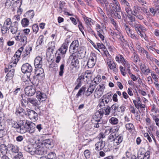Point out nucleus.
Masks as SVG:
<instances>
[{
  "label": "nucleus",
  "mask_w": 159,
  "mask_h": 159,
  "mask_svg": "<svg viewBox=\"0 0 159 159\" xmlns=\"http://www.w3.org/2000/svg\"><path fill=\"white\" fill-rule=\"evenodd\" d=\"M104 114L105 115H109L110 112H111V107L108 106L106 108H104Z\"/></svg>",
  "instance_id": "052dcab7"
},
{
  "label": "nucleus",
  "mask_w": 159,
  "mask_h": 159,
  "mask_svg": "<svg viewBox=\"0 0 159 159\" xmlns=\"http://www.w3.org/2000/svg\"><path fill=\"white\" fill-rule=\"evenodd\" d=\"M47 148L43 145L42 146H38L36 147L35 154L39 155L46 154L47 153Z\"/></svg>",
  "instance_id": "9d476101"
},
{
  "label": "nucleus",
  "mask_w": 159,
  "mask_h": 159,
  "mask_svg": "<svg viewBox=\"0 0 159 159\" xmlns=\"http://www.w3.org/2000/svg\"><path fill=\"white\" fill-rule=\"evenodd\" d=\"M28 101L29 102L33 104L34 106L38 107L39 105V103L38 102V101L34 99L28 98Z\"/></svg>",
  "instance_id": "ea45409f"
},
{
  "label": "nucleus",
  "mask_w": 159,
  "mask_h": 159,
  "mask_svg": "<svg viewBox=\"0 0 159 159\" xmlns=\"http://www.w3.org/2000/svg\"><path fill=\"white\" fill-rule=\"evenodd\" d=\"M7 149L10 153L13 154L18 153L19 151V147L17 146L12 144L7 145Z\"/></svg>",
  "instance_id": "9b49d317"
},
{
  "label": "nucleus",
  "mask_w": 159,
  "mask_h": 159,
  "mask_svg": "<svg viewBox=\"0 0 159 159\" xmlns=\"http://www.w3.org/2000/svg\"><path fill=\"white\" fill-rule=\"evenodd\" d=\"M44 37L43 35H40L37 39L36 44L37 46H42L43 44V41Z\"/></svg>",
  "instance_id": "2f4dec72"
},
{
  "label": "nucleus",
  "mask_w": 159,
  "mask_h": 159,
  "mask_svg": "<svg viewBox=\"0 0 159 159\" xmlns=\"http://www.w3.org/2000/svg\"><path fill=\"white\" fill-rule=\"evenodd\" d=\"M0 151L3 155H5L8 152L7 149V146L5 144H1L0 146Z\"/></svg>",
  "instance_id": "c756f323"
},
{
  "label": "nucleus",
  "mask_w": 159,
  "mask_h": 159,
  "mask_svg": "<svg viewBox=\"0 0 159 159\" xmlns=\"http://www.w3.org/2000/svg\"><path fill=\"white\" fill-rule=\"evenodd\" d=\"M109 121L111 124L115 125L118 124L119 122V120L117 118L113 117L110 118Z\"/></svg>",
  "instance_id": "c03bdc74"
},
{
  "label": "nucleus",
  "mask_w": 159,
  "mask_h": 159,
  "mask_svg": "<svg viewBox=\"0 0 159 159\" xmlns=\"http://www.w3.org/2000/svg\"><path fill=\"white\" fill-rule=\"evenodd\" d=\"M125 127L127 129L129 132H131L133 130H134V127L132 123L127 124L125 125Z\"/></svg>",
  "instance_id": "de8ad7c7"
},
{
  "label": "nucleus",
  "mask_w": 159,
  "mask_h": 159,
  "mask_svg": "<svg viewBox=\"0 0 159 159\" xmlns=\"http://www.w3.org/2000/svg\"><path fill=\"white\" fill-rule=\"evenodd\" d=\"M70 61H71V65L74 67H77L79 64V61L75 54H71L69 57Z\"/></svg>",
  "instance_id": "ddd939ff"
},
{
  "label": "nucleus",
  "mask_w": 159,
  "mask_h": 159,
  "mask_svg": "<svg viewBox=\"0 0 159 159\" xmlns=\"http://www.w3.org/2000/svg\"><path fill=\"white\" fill-rule=\"evenodd\" d=\"M140 24H138V22L135 20L134 22L130 23V25L135 29V31L141 37H143V34L141 32L140 30L138 29L139 27Z\"/></svg>",
  "instance_id": "a211bd4d"
},
{
  "label": "nucleus",
  "mask_w": 159,
  "mask_h": 159,
  "mask_svg": "<svg viewBox=\"0 0 159 159\" xmlns=\"http://www.w3.org/2000/svg\"><path fill=\"white\" fill-rule=\"evenodd\" d=\"M30 80L32 84V85L36 86L39 84V80L37 78L33 77L32 78L30 79Z\"/></svg>",
  "instance_id": "58836bf2"
},
{
  "label": "nucleus",
  "mask_w": 159,
  "mask_h": 159,
  "mask_svg": "<svg viewBox=\"0 0 159 159\" xmlns=\"http://www.w3.org/2000/svg\"><path fill=\"white\" fill-rule=\"evenodd\" d=\"M112 93H108L107 94L104 95L102 97V99L104 102H105L106 104H107L109 102H111L112 100L111 96Z\"/></svg>",
  "instance_id": "393cba45"
},
{
  "label": "nucleus",
  "mask_w": 159,
  "mask_h": 159,
  "mask_svg": "<svg viewBox=\"0 0 159 159\" xmlns=\"http://www.w3.org/2000/svg\"><path fill=\"white\" fill-rule=\"evenodd\" d=\"M32 68L30 64L27 63L23 65L21 70L23 73H30L32 71Z\"/></svg>",
  "instance_id": "f8f14e48"
},
{
  "label": "nucleus",
  "mask_w": 159,
  "mask_h": 159,
  "mask_svg": "<svg viewBox=\"0 0 159 159\" xmlns=\"http://www.w3.org/2000/svg\"><path fill=\"white\" fill-rule=\"evenodd\" d=\"M26 113L25 110L21 107L18 108V109H16V114L17 116H23L24 114Z\"/></svg>",
  "instance_id": "7c9ffc66"
},
{
  "label": "nucleus",
  "mask_w": 159,
  "mask_h": 159,
  "mask_svg": "<svg viewBox=\"0 0 159 159\" xmlns=\"http://www.w3.org/2000/svg\"><path fill=\"white\" fill-rule=\"evenodd\" d=\"M76 52H77V56L79 59L82 58L84 57L86 53V52L84 49L81 48H80Z\"/></svg>",
  "instance_id": "c85d7f7f"
},
{
  "label": "nucleus",
  "mask_w": 159,
  "mask_h": 159,
  "mask_svg": "<svg viewBox=\"0 0 159 159\" xmlns=\"http://www.w3.org/2000/svg\"><path fill=\"white\" fill-rule=\"evenodd\" d=\"M116 60V61L119 63H122L125 59L124 57L121 55H118L115 58Z\"/></svg>",
  "instance_id": "79ce46f5"
},
{
  "label": "nucleus",
  "mask_w": 159,
  "mask_h": 159,
  "mask_svg": "<svg viewBox=\"0 0 159 159\" xmlns=\"http://www.w3.org/2000/svg\"><path fill=\"white\" fill-rule=\"evenodd\" d=\"M97 48H98L102 49L104 53L106 55L108 53V52L105 46L102 43H97Z\"/></svg>",
  "instance_id": "f704fd0d"
},
{
  "label": "nucleus",
  "mask_w": 159,
  "mask_h": 159,
  "mask_svg": "<svg viewBox=\"0 0 159 159\" xmlns=\"http://www.w3.org/2000/svg\"><path fill=\"white\" fill-rule=\"evenodd\" d=\"M123 139V135L120 134L116 136V139L115 140L114 144L115 146H117L122 141Z\"/></svg>",
  "instance_id": "bb28decb"
},
{
  "label": "nucleus",
  "mask_w": 159,
  "mask_h": 159,
  "mask_svg": "<svg viewBox=\"0 0 159 159\" xmlns=\"http://www.w3.org/2000/svg\"><path fill=\"white\" fill-rule=\"evenodd\" d=\"M25 120H21L20 121V123L13 120H8V123L11 127L16 129L17 132L23 134L24 130V126Z\"/></svg>",
  "instance_id": "f257e3e1"
},
{
  "label": "nucleus",
  "mask_w": 159,
  "mask_h": 159,
  "mask_svg": "<svg viewBox=\"0 0 159 159\" xmlns=\"http://www.w3.org/2000/svg\"><path fill=\"white\" fill-rule=\"evenodd\" d=\"M98 3L101 5L105 4L106 7H107L109 4L107 0H95Z\"/></svg>",
  "instance_id": "4d7b16f0"
},
{
  "label": "nucleus",
  "mask_w": 159,
  "mask_h": 159,
  "mask_svg": "<svg viewBox=\"0 0 159 159\" xmlns=\"http://www.w3.org/2000/svg\"><path fill=\"white\" fill-rule=\"evenodd\" d=\"M80 48L78 41L75 40L72 42L70 46L69 52L72 54H75L74 53L76 52Z\"/></svg>",
  "instance_id": "39448f33"
},
{
  "label": "nucleus",
  "mask_w": 159,
  "mask_h": 159,
  "mask_svg": "<svg viewBox=\"0 0 159 159\" xmlns=\"http://www.w3.org/2000/svg\"><path fill=\"white\" fill-rule=\"evenodd\" d=\"M109 6L112 9V12L117 11L118 10H121L120 4L118 1L115 2H111L110 3Z\"/></svg>",
  "instance_id": "f3484780"
},
{
  "label": "nucleus",
  "mask_w": 159,
  "mask_h": 159,
  "mask_svg": "<svg viewBox=\"0 0 159 159\" xmlns=\"http://www.w3.org/2000/svg\"><path fill=\"white\" fill-rule=\"evenodd\" d=\"M141 7L136 4L134 5L133 7V10L132 11V14L133 16L135 15L140 14L141 13Z\"/></svg>",
  "instance_id": "4be33fe9"
},
{
  "label": "nucleus",
  "mask_w": 159,
  "mask_h": 159,
  "mask_svg": "<svg viewBox=\"0 0 159 159\" xmlns=\"http://www.w3.org/2000/svg\"><path fill=\"white\" fill-rule=\"evenodd\" d=\"M90 152L88 150H86L84 152V155L85 156V157L87 159H88L90 158Z\"/></svg>",
  "instance_id": "774afa93"
},
{
  "label": "nucleus",
  "mask_w": 159,
  "mask_h": 159,
  "mask_svg": "<svg viewBox=\"0 0 159 159\" xmlns=\"http://www.w3.org/2000/svg\"><path fill=\"white\" fill-rule=\"evenodd\" d=\"M125 11L128 15L132 14V10L129 3L124 6Z\"/></svg>",
  "instance_id": "49530a36"
},
{
  "label": "nucleus",
  "mask_w": 159,
  "mask_h": 159,
  "mask_svg": "<svg viewBox=\"0 0 159 159\" xmlns=\"http://www.w3.org/2000/svg\"><path fill=\"white\" fill-rule=\"evenodd\" d=\"M129 16H128V18L129 19V24L130 25V23L134 22L135 20V18L134 17L133 15H131V14L129 15Z\"/></svg>",
  "instance_id": "0e129e2a"
},
{
  "label": "nucleus",
  "mask_w": 159,
  "mask_h": 159,
  "mask_svg": "<svg viewBox=\"0 0 159 159\" xmlns=\"http://www.w3.org/2000/svg\"><path fill=\"white\" fill-rule=\"evenodd\" d=\"M24 91L25 94L29 96H33L35 93V90L33 88L32 85L27 86L25 88Z\"/></svg>",
  "instance_id": "4468645a"
},
{
  "label": "nucleus",
  "mask_w": 159,
  "mask_h": 159,
  "mask_svg": "<svg viewBox=\"0 0 159 159\" xmlns=\"http://www.w3.org/2000/svg\"><path fill=\"white\" fill-rule=\"evenodd\" d=\"M34 64L36 68L39 69L41 68L43 65L42 58L40 57H37L35 59Z\"/></svg>",
  "instance_id": "2eb2a0df"
},
{
  "label": "nucleus",
  "mask_w": 159,
  "mask_h": 159,
  "mask_svg": "<svg viewBox=\"0 0 159 159\" xmlns=\"http://www.w3.org/2000/svg\"><path fill=\"white\" fill-rule=\"evenodd\" d=\"M23 49V48L21 47L16 52L14 56L12 57L11 61L8 66L9 69L16 66Z\"/></svg>",
  "instance_id": "f03ea898"
},
{
  "label": "nucleus",
  "mask_w": 159,
  "mask_h": 159,
  "mask_svg": "<svg viewBox=\"0 0 159 159\" xmlns=\"http://www.w3.org/2000/svg\"><path fill=\"white\" fill-rule=\"evenodd\" d=\"M86 90V87L84 86H83L79 90L78 93H77L76 95V98H78L80 96H82V94H84Z\"/></svg>",
  "instance_id": "4c0bfd02"
},
{
  "label": "nucleus",
  "mask_w": 159,
  "mask_h": 159,
  "mask_svg": "<svg viewBox=\"0 0 159 159\" xmlns=\"http://www.w3.org/2000/svg\"><path fill=\"white\" fill-rule=\"evenodd\" d=\"M116 136V135L114 131L113 132L111 133L108 136V140L110 142H113L114 143Z\"/></svg>",
  "instance_id": "e433bc0d"
},
{
  "label": "nucleus",
  "mask_w": 159,
  "mask_h": 159,
  "mask_svg": "<svg viewBox=\"0 0 159 159\" xmlns=\"http://www.w3.org/2000/svg\"><path fill=\"white\" fill-rule=\"evenodd\" d=\"M107 65L111 70H112L115 73H117L118 71V69L116 68V63L112 60L108 59L107 60Z\"/></svg>",
  "instance_id": "dca6fc26"
},
{
  "label": "nucleus",
  "mask_w": 159,
  "mask_h": 159,
  "mask_svg": "<svg viewBox=\"0 0 159 159\" xmlns=\"http://www.w3.org/2000/svg\"><path fill=\"white\" fill-rule=\"evenodd\" d=\"M48 159H56V155L55 153L51 152L48 155Z\"/></svg>",
  "instance_id": "bf43d9fd"
},
{
  "label": "nucleus",
  "mask_w": 159,
  "mask_h": 159,
  "mask_svg": "<svg viewBox=\"0 0 159 159\" xmlns=\"http://www.w3.org/2000/svg\"><path fill=\"white\" fill-rule=\"evenodd\" d=\"M25 125L24 126V131L23 132L24 133L27 131H28L30 133H33L35 130V124L32 122L30 123L27 120L25 121Z\"/></svg>",
  "instance_id": "7ed1b4c3"
},
{
  "label": "nucleus",
  "mask_w": 159,
  "mask_h": 159,
  "mask_svg": "<svg viewBox=\"0 0 159 159\" xmlns=\"http://www.w3.org/2000/svg\"><path fill=\"white\" fill-rule=\"evenodd\" d=\"M133 102L135 107L137 109H139V106L141 103L140 98L138 97L136 100H133Z\"/></svg>",
  "instance_id": "37998d69"
},
{
  "label": "nucleus",
  "mask_w": 159,
  "mask_h": 159,
  "mask_svg": "<svg viewBox=\"0 0 159 159\" xmlns=\"http://www.w3.org/2000/svg\"><path fill=\"white\" fill-rule=\"evenodd\" d=\"M99 9L100 11H99V12L101 15V18L103 20L104 22H106L107 20V18L106 15L101 8H100Z\"/></svg>",
  "instance_id": "5fc2aeb1"
},
{
  "label": "nucleus",
  "mask_w": 159,
  "mask_h": 159,
  "mask_svg": "<svg viewBox=\"0 0 159 159\" xmlns=\"http://www.w3.org/2000/svg\"><path fill=\"white\" fill-rule=\"evenodd\" d=\"M14 69H12L9 71V72L7 74L6 78L7 79L12 78L14 75Z\"/></svg>",
  "instance_id": "a18cd8bd"
},
{
  "label": "nucleus",
  "mask_w": 159,
  "mask_h": 159,
  "mask_svg": "<svg viewBox=\"0 0 159 159\" xmlns=\"http://www.w3.org/2000/svg\"><path fill=\"white\" fill-rule=\"evenodd\" d=\"M50 44L51 46L49 47L48 49L49 52H51L53 53V51H54L55 47V43L54 42H51Z\"/></svg>",
  "instance_id": "e2e57ef3"
},
{
  "label": "nucleus",
  "mask_w": 159,
  "mask_h": 159,
  "mask_svg": "<svg viewBox=\"0 0 159 159\" xmlns=\"http://www.w3.org/2000/svg\"><path fill=\"white\" fill-rule=\"evenodd\" d=\"M26 113L25 115L28 116L29 118L33 121H35L38 119V116L37 113L33 110L26 109Z\"/></svg>",
  "instance_id": "423d86ee"
},
{
  "label": "nucleus",
  "mask_w": 159,
  "mask_h": 159,
  "mask_svg": "<svg viewBox=\"0 0 159 159\" xmlns=\"http://www.w3.org/2000/svg\"><path fill=\"white\" fill-rule=\"evenodd\" d=\"M24 150L29 153L31 155L35 154L36 150V145L34 144H30L24 147Z\"/></svg>",
  "instance_id": "1a4fd4ad"
},
{
  "label": "nucleus",
  "mask_w": 159,
  "mask_h": 159,
  "mask_svg": "<svg viewBox=\"0 0 159 159\" xmlns=\"http://www.w3.org/2000/svg\"><path fill=\"white\" fill-rule=\"evenodd\" d=\"M64 65L63 64H61L60 66V71L59 72V75L60 76H62L63 75L64 73Z\"/></svg>",
  "instance_id": "680f3d73"
},
{
  "label": "nucleus",
  "mask_w": 159,
  "mask_h": 159,
  "mask_svg": "<svg viewBox=\"0 0 159 159\" xmlns=\"http://www.w3.org/2000/svg\"><path fill=\"white\" fill-rule=\"evenodd\" d=\"M105 86L104 84H99L96 89L94 92V96L95 98H99L103 94Z\"/></svg>",
  "instance_id": "0eeeda50"
},
{
  "label": "nucleus",
  "mask_w": 159,
  "mask_h": 159,
  "mask_svg": "<svg viewBox=\"0 0 159 159\" xmlns=\"http://www.w3.org/2000/svg\"><path fill=\"white\" fill-rule=\"evenodd\" d=\"M84 77L89 80H90L92 76V74L90 71L86 70L84 74Z\"/></svg>",
  "instance_id": "603ef678"
},
{
  "label": "nucleus",
  "mask_w": 159,
  "mask_h": 159,
  "mask_svg": "<svg viewBox=\"0 0 159 159\" xmlns=\"http://www.w3.org/2000/svg\"><path fill=\"white\" fill-rule=\"evenodd\" d=\"M111 112L114 116L118 115L120 112L119 108V106L116 103H115L111 107Z\"/></svg>",
  "instance_id": "aec40b11"
},
{
  "label": "nucleus",
  "mask_w": 159,
  "mask_h": 159,
  "mask_svg": "<svg viewBox=\"0 0 159 159\" xmlns=\"http://www.w3.org/2000/svg\"><path fill=\"white\" fill-rule=\"evenodd\" d=\"M22 26L24 27H27L29 24V21L27 18H24L21 21Z\"/></svg>",
  "instance_id": "a19ab883"
},
{
  "label": "nucleus",
  "mask_w": 159,
  "mask_h": 159,
  "mask_svg": "<svg viewBox=\"0 0 159 159\" xmlns=\"http://www.w3.org/2000/svg\"><path fill=\"white\" fill-rule=\"evenodd\" d=\"M95 88V85L91 84H90L87 90H86L85 92V95L87 97L90 96L93 93Z\"/></svg>",
  "instance_id": "b1692460"
},
{
  "label": "nucleus",
  "mask_w": 159,
  "mask_h": 159,
  "mask_svg": "<svg viewBox=\"0 0 159 159\" xmlns=\"http://www.w3.org/2000/svg\"><path fill=\"white\" fill-rule=\"evenodd\" d=\"M105 146V142L102 141L97 142L95 145V149L98 151L102 149Z\"/></svg>",
  "instance_id": "5701e85b"
},
{
  "label": "nucleus",
  "mask_w": 159,
  "mask_h": 159,
  "mask_svg": "<svg viewBox=\"0 0 159 159\" xmlns=\"http://www.w3.org/2000/svg\"><path fill=\"white\" fill-rule=\"evenodd\" d=\"M32 50V48L30 46H28L26 48L25 51L24 52V53L23 55V56L24 57H29V55Z\"/></svg>",
  "instance_id": "72a5a7b5"
},
{
  "label": "nucleus",
  "mask_w": 159,
  "mask_h": 159,
  "mask_svg": "<svg viewBox=\"0 0 159 159\" xmlns=\"http://www.w3.org/2000/svg\"><path fill=\"white\" fill-rule=\"evenodd\" d=\"M96 63V62L93 61H92L88 60L87 62V65L89 68H92L94 66Z\"/></svg>",
  "instance_id": "13d9d810"
},
{
  "label": "nucleus",
  "mask_w": 159,
  "mask_h": 159,
  "mask_svg": "<svg viewBox=\"0 0 159 159\" xmlns=\"http://www.w3.org/2000/svg\"><path fill=\"white\" fill-rule=\"evenodd\" d=\"M13 159H24L22 153L20 152H19L17 155L13 157Z\"/></svg>",
  "instance_id": "338daca9"
},
{
  "label": "nucleus",
  "mask_w": 159,
  "mask_h": 159,
  "mask_svg": "<svg viewBox=\"0 0 159 159\" xmlns=\"http://www.w3.org/2000/svg\"><path fill=\"white\" fill-rule=\"evenodd\" d=\"M12 21L10 18H7L5 20L2 25V30L4 31L5 34L10 29Z\"/></svg>",
  "instance_id": "6e6552de"
},
{
  "label": "nucleus",
  "mask_w": 159,
  "mask_h": 159,
  "mask_svg": "<svg viewBox=\"0 0 159 159\" xmlns=\"http://www.w3.org/2000/svg\"><path fill=\"white\" fill-rule=\"evenodd\" d=\"M88 60L95 61L96 62L97 57L96 54L94 53H91L90 54V57Z\"/></svg>",
  "instance_id": "864d4df0"
},
{
  "label": "nucleus",
  "mask_w": 159,
  "mask_h": 159,
  "mask_svg": "<svg viewBox=\"0 0 159 159\" xmlns=\"http://www.w3.org/2000/svg\"><path fill=\"white\" fill-rule=\"evenodd\" d=\"M52 143L51 139H47L43 140L42 143V145L47 148H52Z\"/></svg>",
  "instance_id": "a878e982"
},
{
  "label": "nucleus",
  "mask_w": 159,
  "mask_h": 159,
  "mask_svg": "<svg viewBox=\"0 0 159 159\" xmlns=\"http://www.w3.org/2000/svg\"><path fill=\"white\" fill-rule=\"evenodd\" d=\"M143 55H146V58L150 60H153V58L152 57L149 53L144 48L140 53Z\"/></svg>",
  "instance_id": "c9c22d12"
},
{
  "label": "nucleus",
  "mask_w": 159,
  "mask_h": 159,
  "mask_svg": "<svg viewBox=\"0 0 159 159\" xmlns=\"http://www.w3.org/2000/svg\"><path fill=\"white\" fill-rule=\"evenodd\" d=\"M10 29L11 32L13 34H16L18 30L17 26H16L15 24L14 25H12Z\"/></svg>",
  "instance_id": "3c124183"
},
{
  "label": "nucleus",
  "mask_w": 159,
  "mask_h": 159,
  "mask_svg": "<svg viewBox=\"0 0 159 159\" xmlns=\"http://www.w3.org/2000/svg\"><path fill=\"white\" fill-rule=\"evenodd\" d=\"M82 18L87 26H92V24H93V21L91 18L88 17L84 15L82 16Z\"/></svg>",
  "instance_id": "cd10ccee"
},
{
  "label": "nucleus",
  "mask_w": 159,
  "mask_h": 159,
  "mask_svg": "<svg viewBox=\"0 0 159 159\" xmlns=\"http://www.w3.org/2000/svg\"><path fill=\"white\" fill-rule=\"evenodd\" d=\"M25 15L28 16V18L30 19H32L34 15V11L32 10L27 12L25 14Z\"/></svg>",
  "instance_id": "8fccbe9b"
},
{
  "label": "nucleus",
  "mask_w": 159,
  "mask_h": 159,
  "mask_svg": "<svg viewBox=\"0 0 159 159\" xmlns=\"http://www.w3.org/2000/svg\"><path fill=\"white\" fill-rule=\"evenodd\" d=\"M121 11V10H118L117 11L112 12H113L112 13L114 14L115 18L116 19H121V15L122 14Z\"/></svg>",
  "instance_id": "473e14b6"
},
{
  "label": "nucleus",
  "mask_w": 159,
  "mask_h": 159,
  "mask_svg": "<svg viewBox=\"0 0 159 159\" xmlns=\"http://www.w3.org/2000/svg\"><path fill=\"white\" fill-rule=\"evenodd\" d=\"M104 112V109L103 108H101L97 112H96L95 114V116H96L97 115H99V117H101L102 118Z\"/></svg>",
  "instance_id": "09e8293b"
},
{
  "label": "nucleus",
  "mask_w": 159,
  "mask_h": 159,
  "mask_svg": "<svg viewBox=\"0 0 159 159\" xmlns=\"http://www.w3.org/2000/svg\"><path fill=\"white\" fill-rule=\"evenodd\" d=\"M151 75L153 79L155 81V82H158V79L159 77L153 71L151 72Z\"/></svg>",
  "instance_id": "69168bd1"
},
{
  "label": "nucleus",
  "mask_w": 159,
  "mask_h": 159,
  "mask_svg": "<svg viewBox=\"0 0 159 159\" xmlns=\"http://www.w3.org/2000/svg\"><path fill=\"white\" fill-rule=\"evenodd\" d=\"M36 97L40 102L45 101L47 98L46 94L43 93H41L40 91L37 92Z\"/></svg>",
  "instance_id": "412c9836"
},
{
  "label": "nucleus",
  "mask_w": 159,
  "mask_h": 159,
  "mask_svg": "<svg viewBox=\"0 0 159 159\" xmlns=\"http://www.w3.org/2000/svg\"><path fill=\"white\" fill-rule=\"evenodd\" d=\"M15 39L17 41L20 42V44L23 46H25L27 43V36L24 34L19 33L17 36L15 37Z\"/></svg>",
  "instance_id": "20e7f679"
},
{
  "label": "nucleus",
  "mask_w": 159,
  "mask_h": 159,
  "mask_svg": "<svg viewBox=\"0 0 159 159\" xmlns=\"http://www.w3.org/2000/svg\"><path fill=\"white\" fill-rule=\"evenodd\" d=\"M69 42L67 41L62 44L61 47L58 49V51L62 55H65L67 51Z\"/></svg>",
  "instance_id": "6ab92c4d"
},
{
  "label": "nucleus",
  "mask_w": 159,
  "mask_h": 159,
  "mask_svg": "<svg viewBox=\"0 0 159 159\" xmlns=\"http://www.w3.org/2000/svg\"><path fill=\"white\" fill-rule=\"evenodd\" d=\"M40 69H39L37 71L38 72L37 74V76H40L41 77H43L44 76V72L43 69L41 68Z\"/></svg>",
  "instance_id": "6e6d98bb"
}]
</instances>
